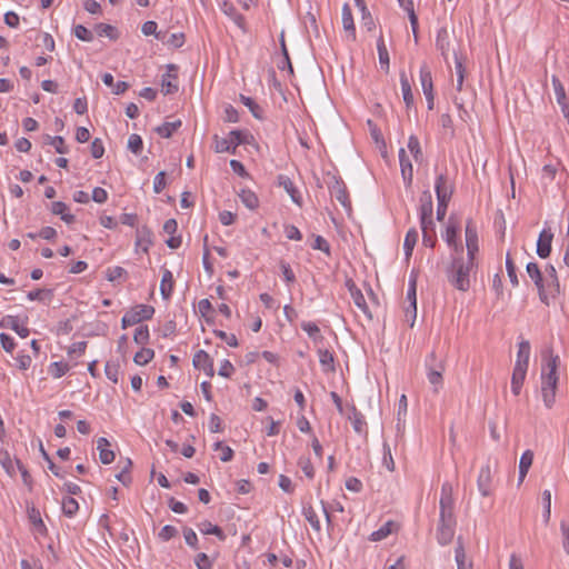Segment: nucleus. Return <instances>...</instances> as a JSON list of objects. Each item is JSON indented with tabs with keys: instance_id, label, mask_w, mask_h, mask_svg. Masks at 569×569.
<instances>
[{
	"instance_id": "obj_11",
	"label": "nucleus",
	"mask_w": 569,
	"mask_h": 569,
	"mask_svg": "<svg viewBox=\"0 0 569 569\" xmlns=\"http://www.w3.org/2000/svg\"><path fill=\"white\" fill-rule=\"evenodd\" d=\"M455 531H456V523L438 522L437 529H436L437 541L441 546L449 545L455 537Z\"/></svg>"
},
{
	"instance_id": "obj_30",
	"label": "nucleus",
	"mask_w": 569,
	"mask_h": 569,
	"mask_svg": "<svg viewBox=\"0 0 569 569\" xmlns=\"http://www.w3.org/2000/svg\"><path fill=\"white\" fill-rule=\"evenodd\" d=\"M319 362L325 372H333L335 371V358L332 352L328 349H318Z\"/></svg>"
},
{
	"instance_id": "obj_43",
	"label": "nucleus",
	"mask_w": 569,
	"mask_h": 569,
	"mask_svg": "<svg viewBox=\"0 0 569 569\" xmlns=\"http://www.w3.org/2000/svg\"><path fill=\"white\" fill-rule=\"evenodd\" d=\"M79 509L78 501L72 497H66L62 500V511L67 517H73Z\"/></svg>"
},
{
	"instance_id": "obj_29",
	"label": "nucleus",
	"mask_w": 569,
	"mask_h": 569,
	"mask_svg": "<svg viewBox=\"0 0 569 569\" xmlns=\"http://www.w3.org/2000/svg\"><path fill=\"white\" fill-rule=\"evenodd\" d=\"M400 84H401L403 101H405L407 108H410L413 104V93L411 90L409 79L405 71L400 72Z\"/></svg>"
},
{
	"instance_id": "obj_26",
	"label": "nucleus",
	"mask_w": 569,
	"mask_h": 569,
	"mask_svg": "<svg viewBox=\"0 0 569 569\" xmlns=\"http://www.w3.org/2000/svg\"><path fill=\"white\" fill-rule=\"evenodd\" d=\"M173 290V276L172 272L166 269L162 273L160 282V293L164 300H168Z\"/></svg>"
},
{
	"instance_id": "obj_15",
	"label": "nucleus",
	"mask_w": 569,
	"mask_h": 569,
	"mask_svg": "<svg viewBox=\"0 0 569 569\" xmlns=\"http://www.w3.org/2000/svg\"><path fill=\"white\" fill-rule=\"evenodd\" d=\"M458 231H459V227L450 220L446 228V232H445L443 237H445V240L448 243V246L453 249L455 254H462L463 247H462V244L457 242Z\"/></svg>"
},
{
	"instance_id": "obj_54",
	"label": "nucleus",
	"mask_w": 569,
	"mask_h": 569,
	"mask_svg": "<svg viewBox=\"0 0 569 569\" xmlns=\"http://www.w3.org/2000/svg\"><path fill=\"white\" fill-rule=\"evenodd\" d=\"M143 142L139 134L132 133L128 139V149L134 153L139 154L142 151Z\"/></svg>"
},
{
	"instance_id": "obj_32",
	"label": "nucleus",
	"mask_w": 569,
	"mask_h": 569,
	"mask_svg": "<svg viewBox=\"0 0 569 569\" xmlns=\"http://www.w3.org/2000/svg\"><path fill=\"white\" fill-rule=\"evenodd\" d=\"M417 241L418 231L415 228H411L410 230H408L403 242L405 256L407 260H409V258L411 257Z\"/></svg>"
},
{
	"instance_id": "obj_31",
	"label": "nucleus",
	"mask_w": 569,
	"mask_h": 569,
	"mask_svg": "<svg viewBox=\"0 0 569 569\" xmlns=\"http://www.w3.org/2000/svg\"><path fill=\"white\" fill-rule=\"evenodd\" d=\"M420 82L422 87L423 94L433 92V83L431 71L427 64L421 66L420 68Z\"/></svg>"
},
{
	"instance_id": "obj_2",
	"label": "nucleus",
	"mask_w": 569,
	"mask_h": 569,
	"mask_svg": "<svg viewBox=\"0 0 569 569\" xmlns=\"http://www.w3.org/2000/svg\"><path fill=\"white\" fill-rule=\"evenodd\" d=\"M559 357L551 356L547 361L546 369L541 375V393L543 403L547 408H551L556 401V390L558 385V368Z\"/></svg>"
},
{
	"instance_id": "obj_21",
	"label": "nucleus",
	"mask_w": 569,
	"mask_h": 569,
	"mask_svg": "<svg viewBox=\"0 0 569 569\" xmlns=\"http://www.w3.org/2000/svg\"><path fill=\"white\" fill-rule=\"evenodd\" d=\"M433 212V203L432 196L429 190H425L420 197V218L426 221V218L432 216Z\"/></svg>"
},
{
	"instance_id": "obj_56",
	"label": "nucleus",
	"mask_w": 569,
	"mask_h": 569,
	"mask_svg": "<svg viewBox=\"0 0 569 569\" xmlns=\"http://www.w3.org/2000/svg\"><path fill=\"white\" fill-rule=\"evenodd\" d=\"M213 449L221 451L220 460L223 462L230 461L233 457V450L229 446H224L221 441H217Z\"/></svg>"
},
{
	"instance_id": "obj_46",
	"label": "nucleus",
	"mask_w": 569,
	"mask_h": 569,
	"mask_svg": "<svg viewBox=\"0 0 569 569\" xmlns=\"http://www.w3.org/2000/svg\"><path fill=\"white\" fill-rule=\"evenodd\" d=\"M153 357H154V351L152 349L142 348L140 351H138L134 355L133 361L139 366H143V365H147L149 361H151Z\"/></svg>"
},
{
	"instance_id": "obj_59",
	"label": "nucleus",
	"mask_w": 569,
	"mask_h": 569,
	"mask_svg": "<svg viewBox=\"0 0 569 569\" xmlns=\"http://www.w3.org/2000/svg\"><path fill=\"white\" fill-rule=\"evenodd\" d=\"M46 297L51 299L52 297V290L50 289H37L28 292L27 298L31 301L33 300H43Z\"/></svg>"
},
{
	"instance_id": "obj_13",
	"label": "nucleus",
	"mask_w": 569,
	"mask_h": 569,
	"mask_svg": "<svg viewBox=\"0 0 569 569\" xmlns=\"http://www.w3.org/2000/svg\"><path fill=\"white\" fill-rule=\"evenodd\" d=\"M278 186L282 187L286 192L290 196L291 200L298 204L299 207L302 206V197L299 192V190L295 187L292 180L286 176V174H279L277 178Z\"/></svg>"
},
{
	"instance_id": "obj_33",
	"label": "nucleus",
	"mask_w": 569,
	"mask_h": 569,
	"mask_svg": "<svg viewBox=\"0 0 569 569\" xmlns=\"http://www.w3.org/2000/svg\"><path fill=\"white\" fill-rule=\"evenodd\" d=\"M212 362V358L204 350L197 351L192 359L193 367L200 370H203L206 367H210Z\"/></svg>"
},
{
	"instance_id": "obj_61",
	"label": "nucleus",
	"mask_w": 569,
	"mask_h": 569,
	"mask_svg": "<svg viewBox=\"0 0 569 569\" xmlns=\"http://www.w3.org/2000/svg\"><path fill=\"white\" fill-rule=\"evenodd\" d=\"M382 462H383V465L386 466V468L389 471H393L395 470V461H393V457H392V453H391V448H390V446L387 442L383 443V459H382Z\"/></svg>"
},
{
	"instance_id": "obj_39",
	"label": "nucleus",
	"mask_w": 569,
	"mask_h": 569,
	"mask_svg": "<svg viewBox=\"0 0 569 569\" xmlns=\"http://www.w3.org/2000/svg\"><path fill=\"white\" fill-rule=\"evenodd\" d=\"M352 415L349 416V419L351 420L352 427L356 432L362 433L365 431L366 427V420L361 412H359L356 407L351 408Z\"/></svg>"
},
{
	"instance_id": "obj_4",
	"label": "nucleus",
	"mask_w": 569,
	"mask_h": 569,
	"mask_svg": "<svg viewBox=\"0 0 569 569\" xmlns=\"http://www.w3.org/2000/svg\"><path fill=\"white\" fill-rule=\"evenodd\" d=\"M248 133L241 130H232L229 132L227 138L219 139L218 136H214V150L218 153L221 152H231L236 153V149L238 146L247 142Z\"/></svg>"
},
{
	"instance_id": "obj_25",
	"label": "nucleus",
	"mask_w": 569,
	"mask_h": 569,
	"mask_svg": "<svg viewBox=\"0 0 569 569\" xmlns=\"http://www.w3.org/2000/svg\"><path fill=\"white\" fill-rule=\"evenodd\" d=\"M109 446L110 442L107 438L101 437L98 439L99 458L103 465H109L114 460V452L107 448Z\"/></svg>"
},
{
	"instance_id": "obj_50",
	"label": "nucleus",
	"mask_w": 569,
	"mask_h": 569,
	"mask_svg": "<svg viewBox=\"0 0 569 569\" xmlns=\"http://www.w3.org/2000/svg\"><path fill=\"white\" fill-rule=\"evenodd\" d=\"M391 526H392L391 521L386 522L381 528H379L378 530L373 531L370 535L369 539L371 541H380V540L387 538L391 533Z\"/></svg>"
},
{
	"instance_id": "obj_57",
	"label": "nucleus",
	"mask_w": 569,
	"mask_h": 569,
	"mask_svg": "<svg viewBox=\"0 0 569 569\" xmlns=\"http://www.w3.org/2000/svg\"><path fill=\"white\" fill-rule=\"evenodd\" d=\"M506 269H507V273H508V277H509L512 286H518L519 281H518V277L516 273V266L510 257V253H507V257H506Z\"/></svg>"
},
{
	"instance_id": "obj_22",
	"label": "nucleus",
	"mask_w": 569,
	"mask_h": 569,
	"mask_svg": "<svg viewBox=\"0 0 569 569\" xmlns=\"http://www.w3.org/2000/svg\"><path fill=\"white\" fill-rule=\"evenodd\" d=\"M530 357V343L527 340H522L518 346L517 359L515 366H520L523 369H528Z\"/></svg>"
},
{
	"instance_id": "obj_36",
	"label": "nucleus",
	"mask_w": 569,
	"mask_h": 569,
	"mask_svg": "<svg viewBox=\"0 0 569 569\" xmlns=\"http://www.w3.org/2000/svg\"><path fill=\"white\" fill-rule=\"evenodd\" d=\"M199 530L203 533V535H213L216 537H218V539L220 540H224L226 539V535L224 532L222 531V529L216 525H212L210 521H203L199 525Z\"/></svg>"
},
{
	"instance_id": "obj_3",
	"label": "nucleus",
	"mask_w": 569,
	"mask_h": 569,
	"mask_svg": "<svg viewBox=\"0 0 569 569\" xmlns=\"http://www.w3.org/2000/svg\"><path fill=\"white\" fill-rule=\"evenodd\" d=\"M439 521L438 522H450L457 523L453 513V497L452 486L449 482H445L441 487V497L439 501Z\"/></svg>"
},
{
	"instance_id": "obj_8",
	"label": "nucleus",
	"mask_w": 569,
	"mask_h": 569,
	"mask_svg": "<svg viewBox=\"0 0 569 569\" xmlns=\"http://www.w3.org/2000/svg\"><path fill=\"white\" fill-rule=\"evenodd\" d=\"M436 47L441 52L445 61L448 62L449 54L455 49L452 48V37L447 28L442 27L437 32Z\"/></svg>"
},
{
	"instance_id": "obj_44",
	"label": "nucleus",
	"mask_w": 569,
	"mask_h": 569,
	"mask_svg": "<svg viewBox=\"0 0 569 569\" xmlns=\"http://www.w3.org/2000/svg\"><path fill=\"white\" fill-rule=\"evenodd\" d=\"M46 140H47V143L52 146L58 153H60V154L68 153L69 150H68V147L66 146L64 139L62 137H60V136H56V137L47 136Z\"/></svg>"
},
{
	"instance_id": "obj_14",
	"label": "nucleus",
	"mask_w": 569,
	"mask_h": 569,
	"mask_svg": "<svg viewBox=\"0 0 569 569\" xmlns=\"http://www.w3.org/2000/svg\"><path fill=\"white\" fill-rule=\"evenodd\" d=\"M435 189H436L437 200L450 201L453 189H452V186L449 183L446 174H439L437 177Z\"/></svg>"
},
{
	"instance_id": "obj_19",
	"label": "nucleus",
	"mask_w": 569,
	"mask_h": 569,
	"mask_svg": "<svg viewBox=\"0 0 569 569\" xmlns=\"http://www.w3.org/2000/svg\"><path fill=\"white\" fill-rule=\"evenodd\" d=\"M455 553H456L455 558H456V562H457V569H472V562L467 561V555H466L465 545H463V540H462L461 536H459L457 538V546L455 549Z\"/></svg>"
},
{
	"instance_id": "obj_55",
	"label": "nucleus",
	"mask_w": 569,
	"mask_h": 569,
	"mask_svg": "<svg viewBox=\"0 0 569 569\" xmlns=\"http://www.w3.org/2000/svg\"><path fill=\"white\" fill-rule=\"evenodd\" d=\"M73 34L81 41L91 42L93 40V33L82 24H77L73 28Z\"/></svg>"
},
{
	"instance_id": "obj_23",
	"label": "nucleus",
	"mask_w": 569,
	"mask_h": 569,
	"mask_svg": "<svg viewBox=\"0 0 569 569\" xmlns=\"http://www.w3.org/2000/svg\"><path fill=\"white\" fill-rule=\"evenodd\" d=\"M533 461V452L531 450H526L520 457L519 461V478L518 483L521 485L525 480L531 465Z\"/></svg>"
},
{
	"instance_id": "obj_9",
	"label": "nucleus",
	"mask_w": 569,
	"mask_h": 569,
	"mask_svg": "<svg viewBox=\"0 0 569 569\" xmlns=\"http://www.w3.org/2000/svg\"><path fill=\"white\" fill-rule=\"evenodd\" d=\"M491 483H492V472L489 465L483 466L480 469L477 486L478 490L483 497H488L491 495Z\"/></svg>"
},
{
	"instance_id": "obj_64",
	"label": "nucleus",
	"mask_w": 569,
	"mask_h": 569,
	"mask_svg": "<svg viewBox=\"0 0 569 569\" xmlns=\"http://www.w3.org/2000/svg\"><path fill=\"white\" fill-rule=\"evenodd\" d=\"M560 530L562 535L563 549L569 555V522L562 520L560 522Z\"/></svg>"
},
{
	"instance_id": "obj_24",
	"label": "nucleus",
	"mask_w": 569,
	"mask_h": 569,
	"mask_svg": "<svg viewBox=\"0 0 569 569\" xmlns=\"http://www.w3.org/2000/svg\"><path fill=\"white\" fill-rule=\"evenodd\" d=\"M528 369H523L520 366H515L511 377V390L515 396L520 393Z\"/></svg>"
},
{
	"instance_id": "obj_16",
	"label": "nucleus",
	"mask_w": 569,
	"mask_h": 569,
	"mask_svg": "<svg viewBox=\"0 0 569 569\" xmlns=\"http://www.w3.org/2000/svg\"><path fill=\"white\" fill-rule=\"evenodd\" d=\"M348 290L350 292V296L353 300V303L365 313L369 315V307L366 302V299L361 292V290L356 286V283L349 279L346 282Z\"/></svg>"
},
{
	"instance_id": "obj_58",
	"label": "nucleus",
	"mask_w": 569,
	"mask_h": 569,
	"mask_svg": "<svg viewBox=\"0 0 569 569\" xmlns=\"http://www.w3.org/2000/svg\"><path fill=\"white\" fill-rule=\"evenodd\" d=\"M299 467L309 479H313L315 469L309 458L301 457L298 461Z\"/></svg>"
},
{
	"instance_id": "obj_7",
	"label": "nucleus",
	"mask_w": 569,
	"mask_h": 569,
	"mask_svg": "<svg viewBox=\"0 0 569 569\" xmlns=\"http://www.w3.org/2000/svg\"><path fill=\"white\" fill-rule=\"evenodd\" d=\"M446 366L445 361L440 360L435 366L432 363L427 365V378L428 381L433 386V391L438 392L443 383V372Z\"/></svg>"
},
{
	"instance_id": "obj_10",
	"label": "nucleus",
	"mask_w": 569,
	"mask_h": 569,
	"mask_svg": "<svg viewBox=\"0 0 569 569\" xmlns=\"http://www.w3.org/2000/svg\"><path fill=\"white\" fill-rule=\"evenodd\" d=\"M161 90L164 94H172L178 91L177 67L174 64H169L167 73L162 76Z\"/></svg>"
},
{
	"instance_id": "obj_5",
	"label": "nucleus",
	"mask_w": 569,
	"mask_h": 569,
	"mask_svg": "<svg viewBox=\"0 0 569 569\" xmlns=\"http://www.w3.org/2000/svg\"><path fill=\"white\" fill-rule=\"evenodd\" d=\"M154 313V308L146 305H138L127 312L121 320L122 328L139 323L142 320L151 319Z\"/></svg>"
},
{
	"instance_id": "obj_40",
	"label": "nucleus",
	"mask_w": 569,
	"mask_h": 569,
	"mask_svg": "<svg viewBox=\"0 0 569 569\" xmlns=\"http://www.w3.org/2000/svg\"><path fill=\"white\" fill-rule=\"evenodd\" d=\"M239 197L242 201V203L250 210H253L256 208H258L259 206V199L258 197L256 196L254 192H252L251 190H242L240 193H239Z\"/></svg>"
},
{
	"instance_id": "obj_27",
	"label": "nucleus",
	"mask_w": 569,
	"mask_h": 569,
	"mask_svg": "<svg viewBox=\"0 0 569 569\" xmlns=\"http://www.w3.org/2000/svg\"><path fill=\"white\" fill-rule=\"evenodd\" d=\"M152 232L147 227H141L137 230L136 246L140 247L142 251L147 252L149 246L152 244Z\"/></svg>"
},
{
	"instance_id": "obj_42",
	"label": "nucleus",
	"mask_w": 569,
	"mask_h": 569,
	"mask_svg": "<svg viewBox=\"0 0 569 569\" xmlns=\"http://www.w3.org/2000/svg\"><path fill=\"white\" fill-rule=\"evenodd\" d=\"M94 30L99 37H108L111 40H116L118 38L117 29L107 23H98L94 27Z\"/></svg>"
},
{
	"instance_id": "obj_1",
	"label": "nucleus",
	"mask_w": 569,
	"mask_h": 569,
	"mask_svg": "<svg viewBox=\"0 0 569 569\" xmlns=\"http://www.w3.org/2000/svg\"><path fill=\"white\" fill-rule=\"evenodd\" d=\"M475 262L465 259L462 254H455L452 262L447 270L448 281L460 291H468L470 288V271Z\"/></svg>"
},
{
	"instance_id": "obj_38",
	"label": "nucleus",
	"mask_w": 569,
	"mask_h": 569,
	"mask_svg": "<svg viewBox=\"0 0 569 569\" xmlns=\"http://www.w3.org/2000/svg\"><path fill=\"white\" fill-rule=\"evenodd\" d=\"M28 517L38 532L43 533L46 531V526L41 519L40 511L36 507L28 508Z\"/></svg>"
},
{
	"instance_id": "obj_12",
	"label": "nucleus",
	"mask_w": 569,
	"mask_h": 569,
	"mask_svg": "<svg viewBox=\"0 0 569 569\" xmlns=\"http://www.w3.org/2000/svg\"><path fill=\"white\" fill-rule=\"evenodd\" d=\"M552 239H553V233L551 232L550 229H548V230L543 229L540 232L538 241H537V254L540 258L546 259L550 256Z\"/></svg>"
},
{
	"instance_id": "obj_17",
	"label": "nucleus",
	"mask_w": 569,
	"mask_h": 569,
	"mask_svg": "<svg viewBox=\"0 0 569 569\" xmlns=\"http://www.w3.org/2000/svg\"><path fill=\"white\" fill-rule=\"evenodd\" d=\"M0 327L13 330L21 338H27L30 333V330L26 326L19 323V319L16 316H7L0 319Z\"/></svg>"
},
{
	"instance_id": "obj_62",
	"label": "nucleus",
	"mask_w": 569,
	"mask_h": 569,
	"mask_svg": "<svg viewBox=\"0 0 569 569\" xmlns=\"http://www.w3.org/2000/svg\"><path fill=\"white\" fill-rule=\"evenodd\" d=\"M90 152H91V156H92L94 159H99V158H101V157L103 156V153H104V147H103V143H102L101 139L96 138V139L91 142Z\"/></svg>"
},
{
	"instance_id": "obj_20",
	"label": "nucleus",
	"mask_w": 569,
	"mask_h": 569,
	"mask_svg": "<svg viewBox=\"0 0 569 569\" xmlns=\"http://www.w3.org/2000/svg\"><path fill=\"white\" fill-rule=\"evenodd\" d=\"M51 212L56 216H60L61 220L68 224L73 223L76 220V217L69 212V207L62 201L52 202Z\"/></svg>"
},
{
	"instance_id": "obj_45",
	"label": "nucleus",
	"mask_w": 569,
	"mask_h": 569,
	"mask_svg": "<svg viewBox=\"0 0 569 569\" xmlns=\"http://www.w3.org/2000/svg\"><path fill=\"white\" fill-rule=\"evenodd\" d=\"M401 174L407 187H410L413 178V169L410 160L401 159Z\"/></svg>"
},
{
	"instance_id": "obj_63",
	"label": "nucleus",
	"mask_w": 569,
	"mask_h": 569,
	"mask_svg": "<svg viewBox=\"0 0 569 569\" xmlns=\"http://www.w3.org/2000/svg\"><path fill=\"white\" fill-rule=\"evenodd\" d=\"M194 563L198 569H211L212 568V562L209 559L208 555L204 552H200L197 555V557L194 559Z\"/></svg>"
},
{
	"instance_id": "obj_34",
	"label": "nucleus",
	"mask_w": 569,
	"mask_h": 569,
	"mask_svg": "<svg viewBox=\"0 0 569 569\" xmlns=\"http://www.w3.org/2000/svg\"><path fill=\"white\" fill-rule=\"evenodd\" d=\"M181 127V120L164 122L156 128L157 133L162 138H170Z\"/></svg>"
},
{
	"instance_id": "obj_47",
	"label": "nucleus",
	"mask_w": 569,
	"mask_h": 569,
	"mask_svg": "<svg viewBox=\"0 0 569 569\" xmlns=\"http://www.w3.org/2000/svg\"><path fill=\"white\" fill-rule=\"evenodd\" d=\"M527 273L533 280L536 287L543 284L541 271L536 262H529L527 264Z\"/></svg>"
},
{
	"instance_id": "obj_35",
	"label": "nucleus",
	"mask_w": 569,
	"mask_h": 569,
	"mask_svg": "<svg viewBox=\"0 0 569 569\" xmlns=\"http://www.w3.org/2000/svg\"><path fill=\"white\" fill-rule=\"evenodd\" d=\"M407 299L410 301V306L407 309V316L412 313V318L417 315V299H416V280L411 279L407 291Z\"/></svg>"
},
{
	"instance_id": "obj_52",
	"label": "nucleus",
	"mask_w": 569,
	"mask_h": 569,
	"mask_svg": "<svg viewBox=\"0 0 569 569\" xmlns=\"http://www.w3.org/2000/svg\"><path fill=\"white\" fill-rule=\"evenodd\" d=\"M303 515H305L306 519L308 520V522L311 525V527L315 530L319 531L320 530V521L318 519V515H317L316 510L311 506L305 507Z\"/></svg>"
},
{
	"instance_id": "obj_37",
	"label": "nucleus",
	"mask_w": 569,
	"mask_h": 569,
	"mask_svg": "<svg viewBox=\"0 0 569 569\" xmlns=\"http://www.w3.org/2000/svg\"><path fill=\"white\" fill-rule=\"evenodd\" d=\"M377 49L379 54V63L381 68H383L386 71L389 70V52L387 50V47L385 44V40L382 36L379 37L377 41Z\"/></svg>"
},
{
	"instance_id": "obj_51",
	"label": "nucleus",
	"mask_w": 569,
	"mask_h": 569,
	"mask_svg": "<svg viewBox=\"0 0 569 569\" xmlns=\"http://www.w3.org/2000/svg\"><path fill=\"white\" fill-rule=\"evenodd\" d=\"M409 151L412 153L416 161H419L422 157L420 142L416 136H410L407 144Z\"/></svg>"
},
{
	"instance_id": "obj_18",
	"label": "nucleus",
	"mask_w": 569,
	"mask_h": 569,
	"mask_svg": "<svg viewBox=\"0 0 569 569\" xmlns=\"http://www.w3.org/2000/svg\"><path fill=\"white\" fill-rule=\"evenodd\" d=\"M331 194L335 197L346 209L351 208V202L342 181L335 180V183L330 187Z\"/></svg>"
},
{
	"instance_id": "obj_28",
	"label": "nucleus",
	"mask_w": 569,
	"mask_h": 569,
	"mask_svg": "<svg viewBox=\"0 0 569 569\" xmlns=\"http://www.w3.org/2000/svg\"><path fill=\"white\" fill-rule=\"evenodd\" d=\"M342 24H343V29L350 33L351 39L355 40L356 39V29H355L351 8L348 3H345L342 7Z\"/></svg>"
},
{
	"instance_id": "obj_41",
	"label": "nucleus",
	"mask_w": 569,
	"mask_h": 569,
	"mask_svg": "<svg viewBox=\"0 0 569 569\" xmlns=\"http://www.w3.org/2000/svg\"><path fill=\"white\" fill-rule=\"evenodd\" d=\"M240 100L241 102L249 108V110L251 111L252 116L256 118V119H262L263 118V110L262 108L256 103V101L250 98V97H246L243 94L240 96Z\"/></svg>"
},
{
	"instance_id": "obj_6",
	"label": "nucleus",
	"mask_w": 569,
	"mask_h": 569,
	"mask_svg": "<svg viewBox=\"0 0 569 569\" xmlns=\"http://www.w3.org/2000/svg\"><path fill=\"white\" fill-rule=\"evenodd\" d=\"M466 247L467 260L475 262L476 254L479 251L477 227L471 219L466 224Z\"/></svg>"
},
{
	"instance_id": "obj_53",
	"label": "nucleus",
	"mask_w": 569,
	"mask_h": 569,
	"mask_svg": "<svg viewBox=\"0 0 569 569\" xmlns=\"http://www.w3.org/2000/svg\"><path fill=\"white\" fill-rule=\"evenodd\" d=\"M149 329H148V326H139L136 330H134V335H133V340L138 345H146L148 341H149Z\"/></svg>"
},
{
	"instance_id": "obj_48",
	"label": "nucleus",
	"mask_w": 569,
	"mask_h": 569,
	"mask_svg": "<svg viewBox=\"0 0 569 569\" xmlns=\"http://www.w3.org/2000/svg\"><path fill=\"white\" fill-rule=\"evenodd\" d=\"M69 369L70 368L68 363L62 361H56L50 365L49 372L53 378L59 379L62 376H64L69 371Z\"/></svg>"
},
{
	"instance_id": "obj_60",
	"label": "nucleus",
	"mask_w": 569,
	"mask_h": 569,
	"mask_svg": "<svg viewBox=\"0 0 569 569\" xmlns=\"http://www.w3.org/2000/svg\"><path fill=\"white\" fill-rule=\"evenodd\" d=\"M301 328L313 340L322 339V337L320 336V329H319V327L316 323H313V322H303L301 325Z\"/></svg>"
},
{
	"instance_id": "obj_49",
	"label": "nucleus",
	"mask_w": 569,
	"mask_h": 569,
	"mask_svg": "<svg viewBox=\"0 0 569 569\" xmlns=\"http://www.w3.org/2000/svg\"><path fill=\"white\" fill-rule=\"evenodd\" d=\"M551 82H552V87H553V91H555V96H556L557 102L559 104H563V101H566L567 98H566L565 88H563L561 81L559 80L558 77L552 76Z\"/></svg>"
}]
</instances>
